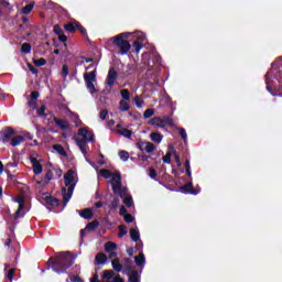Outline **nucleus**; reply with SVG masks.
Returning <instances> with one entry per match:
<instances>
[{
	"label": "nucleus",
	"mask_w": 282,
	"mask_h": 282,
	"mask_svg": "<svg viewBox=\"0 0 282 282\" xmlns=\"http://www.w3.org/2000/svg\"><path fill=\"white\" fill-rule=\"evenodd\" d=\"M21 52H23V54H30V52H32V45L29 43L22 44Z\"/></svg>",
	"instance_id": "32"
},
{
	"label": "nucleus",
	"mask_w": 282,
	"mask_h": 282,
	"mask_svg": "<svg viewBox=\"0 0 282 282\" xmlns=\"http://www.w3.org/2000/svg\"><path fill=\"white\" fill-rule=\"evenodd\" d=\"M119 109L120 111H129V109H131V106L129 105V100L121 99L119 102Z\"/></svg>",
	"instance_id": "28"
},
{
	"label": "nucleus",
	"mask_w": 282,
	"mask_h": 282,
	"mask_svg": "<svg viewBox=\"0 0 282 282\" xmlns=\"http://www.w3.org/2000/svg\"><path fill=\"white\" fill-rule=\"evenodd\" d=\"M111 263L113 270H117V272H120V270H122V264H120V261L118 259L112 260Z\"/></svg>",
	"instance_id": "33"
},
{
	"label": "nucleus",
	"mask_w": 282,
	"mask_h": 282,
	"mask_svg": "<svg viewBox=\"0 0 282 282\" xmlns=\"http://www.w3.org/2000/svg\"><path fill=\"white\" fill-rule=\"evenodd\" d=\"M180 135H181L182 140H184L186 142L187 134H186V130L184 128H180Z\"/></svg>",
	"instance_id": "44"
},
{
	"label": "nucleus",
	"mask_w": 282,
	"mask_h": 282,
	"mask_svg": "<svg viewBox=\"0 0 282 282\" xmlns=\"http://www.w3.org/2000/svg\"><path fill=\"white\" fill-rule=\"evenodd\" d=\"M116 248H118V246L115 242H107L105 246L106 252H110L111 258L116 257V252H113Z\"/></svg>",
	"instance_id": "21"
},
{
	"label": "nucleus",
	"mask_w": 282,
	"mask_h": 282,
	"mask_svg": "<svg viewBox=\"0 0 282 282\" xmlns=\"http://www.w3.org/2000/svg\"><path fill=\"white\" fill-rule=\"evenodd\" d=\"M52 177H53L52 170H48V171L46 172V175H45L44 180L39 181V182H37V185H39V186H42V188L45 187V186H47V184H50V180H52Z\"/></svg>",
	"instance_id": "18"
},
{
	"label": "nucleus",
	"mask_w": 282,
	"mask_h": 282,
	"mask_svg": "<svg viewBox=\"0 0 282 282\" xmlns=\"http://www.w3.org/2000/svg\"><path fill=\"white\" fill-rule=\"evenodd\" d=\"M172 160H174L177 169L182 166V161H180V155L177 154V151H175V148H173V145H170L169 151L163 156V162L164 164H171Z\"/></svg>",
	"instance_id": "7"
},
{
	"label": "nucleus",
	"mask_w": 282,
	"mask_h": 282,
	"mask_svg": "<svg viewBox=\"0 0 282 282\" xmlns=\"http://www.w3.org/2000/svg\"><path fill=\"white\" fill-rule=\"evenodd\" d=\"M151 124L160 127V129H165V127H175V122L170 117H156L151 120Z\"/></svg>",
	"instance_id": "9"
},
{
	"label": "nucleus",
	"mask_w": 282,
	"mask_h": 282,
	"mask_svg": "<svg viewBox=\"0 0 282 282\" xmlns=\"http://www.w3.org/2000/svg\"><path fill=\"white\" fill-rule=\"evenodd\" d=\"M1 6H3L4 8H8V6H10V2L6 1V0H0Z\"/></svg>",
	"instance_id": "55"
},
{
	"label": "nucleus",
	"mask_w": 282,
	"mask_h": 282,
	"mask_svg": "<svg viewBox=\"0 0 282 282\" xmlns=\"http://www.w3.org/2000/svg\"><path fill=\"white\" fill-rule=\"evenodd\" d=\"M39 173H43V161H37L36 162V174L39 175Z\"/></svg>",
	"instance_id": "41"
},
{
	"label": "nucleus",
	"mask_w": 282,
	"mask_h": 282,
	"mask_svg": "<svg viewBox=\"0 0 282 282\" xmlns=\"http://www.w3.org/2000/svg\"><path fill=\"white\" fill-rule=\"evenodd\" d=\"M65 186L66 188H63V197H64V204H67L69 199H72V195L74 193V187L76 186V182H78L76 172L74 170L68 171L65 176Z\"/></svg>",
	"instance_id": "5"
},
{
	"label": "nucleus",
	"mask_w": 282,
	"mask_h": 282,
	"mask_svg": "<svg viewBox=\"0 0 282 282\" xmlns=\"http://www.w3.org/2000/svg\"><path fill=\"white\" fill-rule=\"evenodd\" d=\"M54 151L59 153V155H65V149L61 144H56L53 147Z\"/></svg>",
	"instance_id": "36"
},
{
	"label": "nucleus",
	"mask_w": 282,
	"mask_h": 282,
	"mask_svg": "<svg viewBox=\"0 0 282 282\" xmlns=\"http://www.w3.org/2000/svg\"><path fill=\"white\" fill-rule=\"evenodd\" d=\"M278 74L279 70H276V64H272V68L265 75L268 91H272V89H274V83H276L275 80H279L276 77Z\"/></svg>",
	"instance_id": "8"
},
{
	"label": "nucleus",
	"mask_w": 282,
	"mask_h": 282,
	"mask_svg": "<svg viewBox=\"0 0 282 282\" xmlns=\"http://www.w3.org/2000/svg\"><path fill=\"white\" fill-rule=\"evenodd\" d=\"M115 274L116 273L111 270L104 271V274L101 276V282H124L120 276L113 278ZM90 282H100V280L98 279V274L93 275V278L90 279Z\"/></svg>",
	"instance_id": "6"
},
{
	"label": "nucleus",
	"mask_w": 282,
	"mask_h": 282,
	"mask_svg": "<svg viewBox=\"0 0 282 282\" xmlns=\"http://www.w3.org/2000/svg\"><path fill=\"white\" fill-rule=\"evenodd\" d=\"M0 173H3V163L0 161Z\"/></svg>",
	"instance_id": "62"
},
{
	"label": "nucleus",
	"mask_w": 282,
	"mask_h": 282,
	"mask_svg": "<svg viewBox=\"0 0 282 282\" xmlns=\"http://www.w3.org/2000/svg\"><path fill=\"white\" fill-rule=\"evenodd\" d=\"M32 8H34V4L25 6L22 10L23 14H30L32 12Z\"/></svg>",
	"instance_id": "40"
},
{
	"label": "nucleus",
	"mask_w": 282,
	"mask_h": 282,
	"mask_svg": "<svg viewBox=\"0 0 282 282\" xmlns=\"http://www.w3.org/2000/svg\"><path fill=\"white\" fill-rule=\"evenodd\" d=\"M84 78L87 85V89L90 91V94H94L96 91V86H94V83H96V70L86 73Z\"/></svg>",
	"instance_id": "10"
},
{
	"label": "nucleus",
	"mask_w": 282,
	"mask_h": 282,
	"mask_svg": "<svg viewBox=\"0 0 282 282\" xmlns=\"http://www.w3.org/2000/svg\"><path fill=\"white\" fill-rule=\"evenodd\" d=\"M11 243H12V239H10V238H8V239L4 241V246L10 247Z\"/></svg>",
	"instance_id": "56"
},
{
	"label": "nucleus",
	"mask_w": 282,
	"mask_h": 282,
	"mask_svg": "<svg viewBox=\"0 0 282 282\" xmlns=\"http://www.w3.org/2000/svg\"><path fill=\"white\" fill-rule=\"evenodd\" d=\"M96 208H102V203L98 202L95 204Z\"/></svg>",
	"instance_id": "59"
},
{
	"label": "nucleus",
	"mask_w": 282,
	"mask_h": 282,
	"mask_svg": "<svg viewBox=\"0 0 282 282\" xmlns=\"http://www.w3.org/2000/svg\"><path fill=\"white\" fill-rule=\"evenodd\" d=\"M31 163L33 164V173H36V159L31 156Z\"/></svg>",
	"instance_id": "48"
},
{
	"label": "nucleus",
	"mask_w": 282,
	"mask_h": 282,
	"mask_svg": "<svg viewBox=\"0 0 282 282\" xmlns=\"http://www.w3.org/2000/svg\"><path fill=\"white\" fill-rule=\"evenodd\" d=\"M123 219L127 221V224H131V221H133V216H131V214H126Z\"/></svg>",
	"instance_id": "45"
},
{
	"label": "nucleus",
	"mask_w": 282,
	"mask_h": 282,
	"mask_svg": "<svg viewBox=\"0 0 282 282\" xmlns=\"http://www.w3.org/2000/svg\"><path fill=\"white\" fill-rule=\"evenodd\" d=\"M43 199L46 200V204L51 206H58V199L52 197L50 194H43Z\"/></svg>",
	"instance_id": "22"
},
{
	"label": "nucleus",
	"mask_w": 282,
	"mask_h": 282,
	"mask_svg": "<svg viewBox=\"0 0 282 282\" xmlns=\"http://www.w3.org/2000/svg\"><path fill=\"white\" fill-rule=\"evenodd\" d=\"M185 171H186L188 177H191V161L189 160L185 161Z\"/></svg>",
	"instance_id": "43"
},
{
	"label": "nucleus",
	"mask_w": 282,
	"mask_h": 282,
	"mask_svg": "<svg viewBox=\"0 0 282 282\" xmlns=\"http://www.w3.org/2000/svg\"><path fill=\"white\" fill-rule=\"evenodd\" d=\"M151 141L152 142H156L158 144H160V142H162V134L156 133V132H152L150 134Z\"/></svg>",
	"instance_id": "30"
},
{
	"label": "nucleus",
	"mask_w": 282,
	"mask_h": 282,
	"mask_svg": "<svg viewBox=\"0 0 282 282\" xmlns=\"http://www.w3.org/2000/svg\"><path fill=\"white\" fill-rule=\"evenodd\" d=\"M37 113L40 116H45V106H42L39 110H37Z\"/></svg>",
	"instance_id": "52"
},
{
	"label": "nucleus",
	"mask_w": 282,
	"mask_h": 282,
	"mask_svg": "<svg viewBox=\"0 0 282 282\" xmlns=\"http://www.w3.org/2000/svg\"><path fill=\"white\" fill-rule=\"evenodd\" d=\"M127 232V227L124 225L119 226V235L118 237L122 238V236Z\"/></svg>",
	"instance_id": "42"
},
{
	"label": "nucleus",
	"mask_w": 282,
	"mask_h": 282,
	"mask_svg": "<svg viewBox=\"0 0 282 282\" xmlns=\"http://www.w3.org/2000/svg\"><path fill=\"white\" fill-rule=\"evenodd\" d=\"M73 282H83V280L80 278H74L72 279Z\"/></svg>",
	"instance_id": "58"
},
{
	"label": "nucleus",
	"mask_w": 282,
	"mask_h": 282,
	"mask_svg": "<svg viewBox=\"0 0 282 282\" xmlns=\"http://www.w3.org/2000/svg\"><path fill=\"white\" fill-rule=\"evenodd\" d=\"M119 214L122 215L124 217V215H128L127 214V208L124 206H122L119 210Z\"/></svg>",
	"instance_id": "53"
},
{
	"label": "nucleus",
	"mask_w": 282,
	"mask_h": 282,
	"mask_svg": "<svg viewBox=\"0 0 282 282\" xmlns=\"http://www.w3.org/2000/svg\"><path fill=\"white\" fill-rule=\"evenodd\" d=\"M119 158H120V160H122V162H127V160H129V152L120 151L119 152Z\"/></svg>",
	"instance_id": "37"
},
{
	"label": "nucleus",
	"mask_w": 282,
	"mask_h": 282,
	"mask_svg": "<svg viewBox=\"0 0 282 282\" xmlns=\"http://www.w3.org/2000/svg\"><path fill=\"white\" fill-rule=\"evenodd\" d=\"M154 113H155V110H153V109H147L145 111H144V113H143V117L144 118H151L152 116H154Z\"/></svg>",
	"instance_id": "39"
},
{
	"label": "nucleus",
	"mask_w": 282,
	"mask_h": 282,
	"mask_svg": "<svg viewBox=\"0 0 282 282\" xmlns=\"http://www.w3.org/2000/svg\"><path fill=\"white\" fill-rule=\"evenodd\" d=\"M98 177H105V180L111 178L110 184L113 193L123 197V204H126V206H133V198L127 194V187H122V177L120 176V173L110 170H100Z\"/></svg>",
	"instance_id": "2"
},
{
	"label": "nucleus",
	"mask_w": 282,
	"mask_h": 282,
	"mask_svg": "<svg viewBox=\"0 0 282 282\" xmlns=\"http://www.w3.org/2000/svg\"><path fill=\"white\" fill-rule=\"evenodd\" d=\"M95 263L96 265H105V263H107V256L105 253H97Z\"/></svg>",
	"instance_id": "20"
},
{
	"label": "nucleus",
	"mask_w": 282,
	"mask_h": 282,
	"mask_svg": "<svg viewBox=\"0 0 282 282\" xmlns=\"http://www.w3.org/2000/svg\"><path fill=\"white\" fill-rule=\"evenodd\" d=\"M98 228V223L96 221H93V223H89L85 229H82V237H85V235L87 232H94L95 229Z\"/></svg>",
	"instance_id": "19"
},
{
	"label": "nucleus",
	"mask_w": 282,
	"mask_h": 282,
	"mask_svg": "<svg viewBox=\"0 0 282 282\" xmlns=\"http://www.w3.org/2000/svg\"><path fill=\"white\" fill-rule=\"evenodd\" d=\"M26 105L30 113L36 111V91H31L30 96H26Z\"/></svg>",
	"instance_id": "15"
},
{
	"label": "nucleus",
	"mask_w": 282,
	"mask_h": 282,
	"mask_svg": "<svg viewBox=\"0 0 282 282\" xmlns=\"http://www.w3.org/2000/svg\"><path fill=\"white\" fill-rule=\"evenodd\" d=\"M129 281H130V282H138V281H140V276L138 275V272L132 271V272L130 273Z\"/></svg>",
	"instance_id": "35"
},
{
	"label": "nucleus",
	"mask_w": 282,
	"mask_h": 282,
	"mask_svg": "<svg viewBox=\"0 0 282 282\" xmlns=\"http://www.w3.org/2000/svg\"><path fill=\"white\" fill-rule=\"evenodd\" d=\"M50 265L57 274H63L74 263V256L69 252L57 253L48 260Z\"/></svg>",
	"instance_id": "3"
},
{
	"label": "nucleus",
	"mask_w": 282,
	"mask_h": 282,
	"mask_svg": "<svg viewBox=\"0 0 282 282\" xmlns=\"http://www.w3.org/2000/svg\"><path fill=\"white\" fill-rule=\"evenodd\" d=\"M1 134V141L3 142V144L8 143V142H12V139L15 135L14 129L12 128H4L3 130H1L0 132Z\"/></svg>",
	"instance_id": "12"
},
{
	"label": "nucleus",
	"mask_w": 282,
	"mask_h": 282,
	"mask_svg": "<svg viewBox=\"0 0 282 282\" xmlns=\"http://www.w3.org/2000/svg\"><path fill=\"white\" fill-rule=\"evenodd\" d=\"M28 67H29L30 72H32V74H36V68H34V66H32V64L28 63Z\"/></svg>",
	"instance_id": "54"
},
{
	"label": "nucleus",
	"mask_w": 282,
	"mask_h": 282,
	"mask_svg": "<svg viewBox=\"0 0 282 282\" xmlns=\"http://www.w3.org/2000/svg\"><path fill=\"white\" fill-rule=\"evenodd\" d=\"M121 100H131V95L129 94L128 89H122L121 90Z\"/></svg>",
	"instance_id": "34"
},
{
	"label": "nucleus",
	"mask_w": 282,
	"mask_h": 282,
	"mask_svg": "<svg viewBox=\"0 0 282 282\" xmlns=\"http://www.w3.org/2000/svg\"><path fill=\"white\" fill-rule=\"evenodd\" d=\"M134 104L140 109L144 105V100H142L140 97H134Z\"/></svg>",
	"instance_id": "38"
},
{
	"label": "nucleus",
	"mask_w": 282,
	"mask_h": 282,
	"mask_svg": "<svg viewBox=\"0 0 282 282\" xmlns=\"http://www.w3.org/2000/svg\"><path fill=\"white\" fill-rule=\"evenodd\" d=\"M80 217L84 219H91L94 217V209L87 208L80 212Z\"/></svg>",
	"instance_id": "25"
},
{
	"label": "nucleus",
	"mask_w": 282,
	"mask_h": 282,
	"mask_svg": "<svg viewBox=\"0 0 282 282\" xmlns=\"http://www.w3.org/2000/svg\"><path fill=\"white\" fill-rule=\"evenodd\" d=\"M200 191L202 188H199V186L196 188L193 187V182H189L186 185L180 187L181 193H188L189 195H198Z\"/></svg>",
	"instance_id": "14"
},
{
	"label": "nucleus",
	"mask_w": 282,
	"mask_h": 282,
	"mask_svg": "<svg viewBox=\"0 0 282 282\" xmlns=\"http://www.w3.org/2000/svg\"><path fill=\"white\" fill-rule=\"evenodd\" d=\"M156 175H158V174L155 173V170H153V169H150V170H149V176L152 177V180L155 178Z\"/></svg>",
	"instance_id": "50"
},
{
	"label": "nucleus",
	"mask_w": 282,
	"mask_h": 282,
	"mask_svg": "<svg viewBox=\"0 0 282 282\" xmlns=\"http://www.w3.org/2000/svg\"><path fill=\"white\" fill-rule=\"evenodd\" d=\"M118 78V73L113 68H110L108 72V77H107V85L108 87H113L116 85V79Z\"/></svg>",
	"instance_id": "17"
},
{
	"label": "nucleus",
	"mask_w": 282,
	"mask_h": 282,
	"mask_svg": "<svg viewBox=\"0 0 282 282\" xmlns=\"http://www.w3.org/2000/svg\"><path fill=\"white\" fill-rule=\"evenodd\" d=\"M7 279H9V281H12L14 279V269L9 270Z\"/></svg>",
	"instance_id": "46"
},
{
	"label": "nucleus",
	"mask_w": 282,
	"mask_h": 282,
	"mask_svg": "<svg viewBox=\"0 0 282 282\" xmlns=\"http://www.w3.org/2000/svg\"><path fill=\"white\" fill-rule=\"evenodd\" d=\"M131 36L133 41V48L138 53L144 47V43H147V35L141 31H135L134 33H120L113 37H110L107 42V45L108 47H117L119 54H129V50H131V43H129V39H131Z\"/></svg>",
	"instance_id": "1"
},
{
	"label": "nucleus",
	"mask_w": 282,
	"mask_h": 282,
	"mask_svg": "<svg viewBox=\"0 0 282 282\" xmlns=\"http://www.w3.org/2000/svg\"><path fill=\"white\" fill-rule=\"evenodd\" d=\"M139 149L140 151H145L147 153H153V151H155V145L149 141H140Z\"/></svg>",
	"instance_id": "16"
},
{
	"label": "nucleus",
	"mask_w": 282,
	"mask_h": 282,
	"mask_svg": "<svg viewBox=\"0 0 282 282\" xmlns=\"http://www.w3.org/2000/svg\"><path fill=\"white\" fill-rule=\"evenodd\" d=\"M107 110H101L100 111V115H99V118L101 119V120H105L106 118H107Z\"/></svg>",
	"instance_id": "49"
},
{
	"label": "nucleus",
	"mask_w": 282,
	"mask_h": 282,
	"mask_svg": "<svg viewBox=\"0 0 282 282\" xmlns=\"http://www.w3.org/2000/svg\"><path fill=\"white\" fill-rule=\"evenodd\" d=\"M3 195V188L0 187V197Z\"/></svg>",
	"instance_id": "64"
},
{
	"label": "nucleus",
	"mask_w": 282,
	"mask_h": 282,
	"mask_svg": "<svg viewBox=\"0 0 282 282\" xmlns=\"http://www.w3.org/2000/svg\"><path fill=\"white\" fill-rule=\"evenodd\" d=\"M62 74H63L64 77H66L69 74V68L67 67V65L63 66Z\"/></svg>",
	"instance_id": "47"
},
{
	"label": "nucleus",
	"mask_w": 282,
	"mask_h": 282,
	"mask_svg": "<svg viewBox=\"0 0 282 282\" xmlns=\"http://www.w3.org/2000/svg\"><path fill=\"white\" fill-rule=\"evenodd\" d=\"M130 237L132 241H138L140 239V231L135 228L130 229Z\"/></svg>",
	"instance_id": "29"
},
{
	"label": "nucleus",
	"mask_w": 282,
	"mask_h": 282,
	"mask_svg": "<svg viewBox=\"0 0 282 282\" xmlns=\"http://www.w3.org/2000/svg\"><path fill=\"white\" fill-rule=\"evenodd\" d=\"M25 139L22 135L13 134V139L11 140V147H19Z\"/></svg>",
	"instance_id": "27"
},
{
	"label": "nucleus",
	"mask_w": 282,
	"mask_h": 282,
	"mask_svg": "<svg viewBox=\"0 0 282 282\" xmlns=\"http://www.w3.org/2000/svg\"><path fill=\"white\" fill-rule=\"evenodd\" d=\"M117 131L120 135H123L124 138H131V132L128 129L119 128Z\"/></svg>",
	"instance_id": "31"
},
{
	"label": "nucleus",
	"mask_w": 282,
	"mask_h": 282,
	"mask_svg": "<svg viewBox=\"0 0 282 282\" xmlns=\"http://www.w3.org/2000/svg\"><path fill=\"white\" fill-rule=\"evenodd\" d=\"M64 28H65V30H67V32H76V30H79V32H82V34L87 33L85 28H83V25H80V23H78V21H76V20L68 22L67 24H65Z\"/></svg>",
	"instance_id": "13"
},
{
	"label": "nucleus",
	"mask_w": 282,
	"mask_h": 282,
	"mask_svg": "<svg viewBox=\"0 0 282 282\" xmlns=\"http://www.w3.org/2000/svg\"><path fill=\"white\" fill-rule=\"evenodd\" d=\"M45 64V59L44 58H41V59H37L36 61V66L37 67H41V66H43Z\"/></svg>",
	"instance_id": "51"
},
{
	"label": "nucleus",
	"mask_w": 282,
	"mask_h": 282,
	"mask_svg": "<svg viewBox=\"0 0 282 282\" xmlns=\"http://www.w3.org/2000/svg\"><path fill=\"white\" fill-rule=\"evenodd\" d=\"M54 32H55V34H57V36H58L59 41H62V43H65V41H67V36L65 34H63V29H61V26L55 25Z\"/></svg>",
	"instance_id": "24"
},
{
	"label": "nucleus",
	"mask_w": 282,
	"mask_h": 282,
	"mask_svg": "<svg viewBox=\"0 0 282 282\" xmlns=\"http://www.w3.org/2000/svg\"><path fill=\"white\" fill-rule=\"evenodd\" d=\"M134 263L139 268H144L145 259H144V253H141L134 258Z\"/></svg>",
	"instance_id": "26"
},
{
	"label": "nucleus",
	"mask_w": 282,
	"mask_h": 282,
	"mask_svg": "<svg viewBox=\"0 0 282 282\" xmlns=\"http://www.w3.org/2000/svg\"><path fill=\"white\" fill-rule=\"evenodd\" d=\"M111 206H112V208H118V202H112V204H111Z\"/></svg>",
	"instance_id": "60"
},
{
	"label": "nucleus",
	"mask_w": 282,
	"mask_h": 282,
	"mask_svg": "<svg viewBox=\"0 0 282 282\" xmlns=\"http://www.w3.org/2000/svg\"><path fill=\"white\" fill-rule=\"evenodd\" d=\"M75 142L77 147H79L86 160L89 162L87 159V142H94V132L89 128L79 129L75 137Z\"/></svg>",
	"instance_id": "4"
},
{
	"label": "nucleus",
	"mask_w": 282,
	"mask_h": 282,
	"mask_svg": "<svg viewBox=\"0 0 282 282\" xmlns=\"http://www.w3.org/2000/svg\"><path fill=\"white\" fill-rule=\"evenodd\" d=\"M55 124L59 127V129H67L69 127V123L65 119H58L56 117L53 118Z\"/></svg>",
	"instance_id": "23"
},
{
	"label": "nucleus",
	"mask_w": 282,
	"mask_h": 282,
	"mask_svg": "<svg viewBox=\"0 0 282 282\" xmlns=\"http://www.w3.org/2000/svg\"><path fill=\"white\" fill-rule=\"evenodd\" d=\"M13 200L17 202V204H19V207L13 215V219H21V217H23V215H21V210L25 208V197L23 195H20L17 196Z\"/></svg>",
	"instance_id": "11"
},
{
	"label": "nucleus",
	"mask_w": 282,
	"mask_h": 282,
	"mask_svg": "<svg viewBox=\"0 0 282 282\" xmlns=\"http://www.w3.org/2000/svg\"><path fill=\"white\" fill-rule=\"evenodd\" d=\"M172 171H173L174 175H177V174H178L177 169L173 167Z\"/></svg>",
	"instance_id": "63"
},
{
	"label": "nucleus",
	"mask_w": 282,
	"mask_h": 282,
	"mask_svg": "<svg viewBox=\"0 0 282 282\" xmlns=\"http://www.w3.org/2000/svg\"><path fill=\"white\" fill-rule=\"evenodd\" d=\"M7 166H17V162L8 163Z\"/></svg>",
	"instance_id": "61"
},
{
	"label": "nucleus",
	"mask_w": 282,
	"mask_h": 282,
	"mask_svg": "<svg viewBox=\"0 0 282 282\" xmlns=\"http://www.w3.org/2000/svg\"><path fill=\"white\" fill-rule=\"evenodd\" d=\"M76 120H75V124L76 127H80V120L78 119V116H75Z\"/></svg>",
	"instance_id": "57"
}]
</instances>
